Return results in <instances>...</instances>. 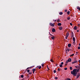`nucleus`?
<instances>
[{"label": "nucleus", "mask_w": 80, "mask_h": 80, "mask_svg": "<svg viewBox=\"0 0 80 80\" xmlns=\"http://www.w3.org/2000/svg\"><path fill=\"white\" fill-rule=\"evenodd\" d=\"M38 68H39V69H40L41 68H42V66L38 67Z\"/></svg>", "instance_id": "aec40b11"}, {"label": "nucleus", "mask_w": 80, "mask_h": 80, "mask_svg": "<svg viewBox=\"0 0 80 80\" xmlns=\"http://www.w3.org/2000/svg\"><path fill=\"white\" fill-rule=\"evenodd\" d=\"M60 67H63V65H62L61 64H60L59 65Z\"/></svg>", "instance_id": "4be33fe9"}, {"label": "nucleus", "mask_w": 80, "mask_h": 80, "mask_svg": "<svg viewBox=\"0 0 80 80\" xmlns=\"http://www.w3.org/2000/svg\"><path fill=\"white\" fill-rule=\"evenodd\" d=\"M59 29L60 30H62V29H63V28H62V27L60 26L59 28Z\"/></svg>", "instance_id": "20e7f679"}, {"label": "nucleus", "mask_w": 80, "mask_h": 80, "mask_svg": "<svg viewBox=\"0 0 80 80\" xmlns=\"http://www.w3.org/2000/svg\"><path fill=\"white\" fill-rule=\"evenodd\" d=\"M79 63H80V60H79Z\"/></svg>", "instance_id": "6e6d98bb"}, {"label": "nucleus", "mask_w": 80, "mask_h": 80, "mask_svg": "<svg viewBox=\"0 0 80 80\" xmlns=\"http://www.w3.org/2000/svg\"><path fill=\"white\" fill-rule=\"evenodd\" d=\"M43 65H44V64H41V66H42V67H43Z\"/></svg>", "instance_id": "c9c22d12"}, {"label": "nucleus", "mask_w": 80, "mask_h": 80, "mask_svg": "<svg viewBox=\"0 0 80 80\" xmlns=\"http://www.w3.org/2000/svg\"><path fill=\"white\" fill-rule=\"evenodd\" d=\"M57 22L58 23H59V22H60V19H58L57 20Z\"/></svg>", "instance_id": "9b49d317"}, {"label": "nucleus", "mask_w": 80, "mask_h": 80, "mask_svg": "<svg viewBox=\"0 0 80 80\" xmlns=\"http://www.w3.org/2000/svg\"><path fill=\"white\" fill-rule=\"evenodd\" d=\"M69 51H70V50L68 49V52H69Z\"/></svg>", "instance_id": "8fccbe9b"}, {"label": "nucleus", "mask_w": 80, "mask_h": 80, "mask_svg": "<svg viewBox=\"0 0 80 80\" xmlns=\"http://www.w3.org/2000/svg\"><path fill=\"white\" fill-rule=\"evenodd\" d=\"M79 66L80 67V64H79Z\"/></svg>", "instance_id": "603ef678"}, {"label": "nucleus", "mask_w": 80, "mask_h": 80, "mask_svg": "<svg viewBox=\"0 0 80 80\" xmlns=\"http://www.w3.org/2000/svg\"><path fill=\"white\" fill-rule=\"evenodd\" d=\"M72 64H73L75 63H74V62H72Z\"/></svg>", "instance_id": "de8ad7c7"}, {"label": "nucleus", "mask_w": 80, "mask_h": 80, "mask_svg": "<svg viewBox=\"0 0 80 80\" xmlns=\"http://www.w3.org/2000/svg\"><path fill=\"white\" fill-rule=\"evenodd\" d=\"M80 74L79 73H78L77 76L76 78H79V77H80Z\"/></svg>", "instance_id": "f03ea898"}, {"label": "nucleus", "mask_w": 80, "mask_h": 80, "mask_svg": "<svg viewBox=\"0 0 80 80\" xmlns=\"http://www.w3.org/2000/svg\"><path fill=\"white\" fill-rule=\"evenodd\" d=\"M74 63H77V61H75L74 62Z\"/></svg>", "instance_id": "72a5a7b5"}, {"label": "nucleus", "mask_w": 80, "mask_h": 80, "mask_svg": "<svg viewBox=\"0 0 80 80\" xmlns=\"http://www.w3.org/2000/svg\"><path fill=\"white\" fill-rule=\"evenodd\" d=\"M77 9H78V10H79V11H80V7L78 6L77 7Z\"/></svg>", "instance_id": "1a4fd4ad"}, {"label": "nucleus", "mask_w": 80, "mask_h": 80, "mask_svg": "<svg viewBox=\"0 0 80 80\" xmlns=\"http://www.w3.org/2000/svg\"><path fill=\"white\" fill-rule=\"evenodd\" d=\"M68 47H71V44L69 43L68 45Z\"/></svg>", "instance_id": "ddd939ff"}, {"label": "nucleus", "mask_w": 80, "mask_h": 80, "mask_svg": "<svg viewBox=\"0 0 80 80\" xmlns=\"http://www.w3.org/2000/svg\"><path fill=\"white\" fill-rule=\"evenodd\" d=\"M52 31L53 33L55 32V29L54 28H53L52 30Z\"/></svg>", "instance_id": "39448f33"}, {"label": "nucleus", "mask_w": 80, "mask_h": 80, "mask_svg": "<svg viewBox=\"0 0 80 80\" xmlns=\"http://www.w3.org/2000/svg\"><path fill=\"white\" fill-rule=\"evenodd\" d=\"M66 80H71V79L69 78H67Z\"/></svg>", "instance_id": "5701e85b"}, {"label": "nucleus", "mask_w": 80, "mask_h": 80, "mask_svg": "<svg viewBox=\"0 0 80 80\" xmlns=\"http://www.w3.org/2000/svg\"><path fill=\"white\" fill-rule=\"evenodd\" d=\"M68 60L69 62H72V59H71V58H69Z\"/></svg>", "instance_id": "0eeeda50"}, {"label": "nucleus", "mask_w": 80, "mask_h": 80, "mask_svg": "<svg viewBox=\"0 0 80 80\" xmlns=\"http://www.w3.org/2000/svg\"><path fill=\"white\" fill-rule=\"evenodd\" d=\"M51 38L52 39V40H53L55 38V37L53 36V37H51Z\"/></svg>", "instance_id": "4468645a"}, {"label": "nucleus", "mask_w": 80, "mask_h": 80, "mask_svg": "<svg viewBox=\"0 0 80 80\" xmlns=\"http://www.w3.org/2000/svg\"><path fill=\"white\" fill-rule=\"evenodd\" d=\"M79 32V30H77V32Z\"/></svg>", "instance_id": "49530a36"}, {"label": "nucleus", "mask_w": 80, "mask_h": 80, "mask_svg": "<svg viewBox=\"0 0 80 80\" xmlns=\"http://www.w3.org/2000/svg\"><path fill=\"white\" fill-rule=\"evenodd\" d=\"M55 22H57V20H55Z\"/></svg>", "instance_id": "3c124183"}, {"label": "nucleus", "mask_w": 80, "mask_h": 80, "mask_svg": "<svg viewBox=\"0 0 80 80\" xmlns=\"http://www.w3.org/2000/svg\"><path fill=\"white\" fill-rule=\"evenodd\" d=\"M67 13L68 15H69L70 14V11L68 12Z\"/></svg>", "instance_id": "b1692460"}, {"label": "nucleus", "mask_w": 80, "mask_h": 80, "mask_svg": "<svg viewBox=\"0 0 80 80\" xmlns=\"http://www.w3.org/2000/svg\"><path fill=\"white\" fill-rule=\"evenodd\" d=\"M68 38V36H66V37H65V39H67Z\"/></svg>", "instance_id": "2f4dec72"}, {"label": "nucleus", "mask_w": 80, "mask_h": 80, "mask_svg": "<svg viewBox=\"0 0 80 80\" xmlns=\"http://www.w3.org/2000/svg\"><path fill=\"white\" fill-rule=\"evenodd\" d=\"M74 36V34H73V33L72 32V37H73Z\"/></svg>", "instance_id": "2eb2a0df"}, {"label": "nucleus", "mask_w": 80, "mask_h": 80, "mask_svg": "<svg viewBox=\"0 0 80 80\" xmlns=\"http://www.w3.org/2000/svg\"><path fill=\"white\" fill-rule=\"evenodd\" d=\"M63 64V62H62L61 63V64L62 65Z\"/></svg>", "instance_id": "4c0bfd02"}, {"label": "nucleus", "mask_w": 80, "mask_h": 80, "mask_svg": "<svg viewBox=\"0 0 80 80\" xmlns=\"http://www.w3.org/2000/svg\"><path fill=\"white\" fill-rule=\"evenodd\" d=\"M56 66H57V64H56Z\"/></svg>", "instance_id": "864d4df0"}, {"label": "nucleus", "mask_w": 80, "mask_h": 80, "mask_svg": "<svg viewBox=\"0 0 80 80\" xmlns=\"http://www.w3.org/2000/svg\"><path fill=\"white\" fill-rule=\"evenodd\" d=\"M53 72L54 73H56V72H57V71H56V70H54L53 71Z\"/></svg>", "instance_id": "cd10ccee"}, {"label": "nucleus", "mask_w": 80, "mask_h": 80, "mask_svg": "<svg viewBox=\"0 0 80 80\" xmlns=\"http://www.w3.org/2000/svg\"><path fill=\"white\" fill-rule=\"evenodd\" d=\"M70 25L71 26H72L73 25V24H72V23H70Z\"/></svg>", "instance_id": "c756f323"}, {"label": "nucleus", "mask_w": 80, "mask_h": 80, "mask_svg": "<svg viewBox=\"0 0 80 80\" xmlns=\"http://www.w3.org/2000/svg\"><path fill=\"white\" fill-rule=\"evenodd\" d=\"M68 64L67 63H66V64H65L66 65H67Z\"/></svg>", "instance_id": "a18cd8bd"}, {"label": "nucleus", "mask_w": 80, "mask_h": 80, "mask_svg": "<svg viewBox=\"0 0 80 80\" xmlns=\"http://www.w3.org/2000/svg\"><path fill=\"white\" fill-rule=\"evenodd\" d=\"M49 35H51V36H53V35L51 34L50 33V32H49Z\"/></svg>", "instance_id": "ea45409f"}, {"label": "nucleus", "mask_w": 80, "mask_h": 80, "mask_svg": "<svg viewBox=\"0 0 80 80\" xmlns=\"http://www.w3.org/2000/svg\"><path fill=\"white\" fill-rule=\"evenodd\" d=\"M67 20H70V17H68L67 18Z\"/></svg>", "instance_id": "f3484780"}, {"label": "nucleus", "mask_w": 80, "mask_h": 80, "mask_svg": "<svg viewBox=\"0 0 80 80\" xmlns=\"http://www.w3.org/2000/svg\"><path fill=\"white\" fill-rule=\"evenodd\" d=\"M70 69L71 70H73V68H72V67H70Z\"/></svg>", "instance_id": "dca6fc26"}, {"label": "nucleus", "mask_w": 80, "mask_h": 80, "mask_svg": "<svg viewBox=\"0 0 80 80\" xmlns=\"http://www.w3.org/2000/svg\"><path fill=\"white\" fill-rule=\"evenodd\" d=\"M55 79L56 80H57V79H58V77H55Z\"/></svg>", "instance_id": "c85d7f7f"}, {"label": "nucleus", "mask_w": 80, "mask_h": 80, "mask_svg": "<svg viewBox=\"0 0 80 80\" xmlns=\"http://www.w3.org/2000/svg\"><path fill=\"white\" fill-rule=\"evenodd\" d=\"M21 78H23V75H21Z\"/></svg>", "instance_id": "473e14b6"}, {"label": "nucleus", "mask_w": 80, "mask_h": 80, "mask_svg": "<svg viewBox=\"0 0 80 80\" xmlns=\"http://www.w3.org/2000/svg\"><path fill=\"white\" fill-rule=\"evenodd\" d=\"M32 74V72H29V73H28V74Z\"/></svg>", "instance_id": "79ce46f5"}, {"label": "nucleus", "mask_w": 80, "mask_h": 80, "mask_svg": "<svg viewBox=\"0 0 80 80\" xmlns=\"http://www.w3.org/2000/svg\"><path fill=\"white\" fill-rule=\"evenodd\" d=\"M75 60H76V59H75Z\"/></svg>", "instance_id": "13d9d810"}, {"label": "nucleus", "mask_w": 80, "mask_h": 80, "mask_svg": "<svg viewBox=\"0 0 80 80\" xmlns=\"http://www.w3.org/2000/svg\"><path fill=\"white\" fill-rule=\"evenodd\" d=\"M47 68H48V70H50V69H49V68H48V66H47Z\"/></svg>", "instance_id": "c03bdc74"}, {"label": "nucleus", "mask_w": 80, "mask_h": 80, "mask_svg": "<svg viewBox=\"0 0 80 80\" xmlns=\"http://www.w3.org/2000/svg\"><path fill=\"white\" fill-rule=\"evenodd\" d=\"M73 41H74V42H75V37H73Z\"/></svg>", "instance_id": "a211bd4d"}, {"label": "nucleus", "mask_w": 80, "mask_h": 80, "mask_svg": "<svg viewBox=\"0 0 80 80\" xmlns=\"http://www.w3.org/2000/svg\"><path fill=\"white\" fill-rule=\"evenodd\" d=\"M77 69H74L72 71H71V74L72 75H73L74 76L76 77L77 75V73L79 72V70H80V66H78V67Z\"/></svg>", "instance_id": "f257e3e1"}, {"label": "nucleus", "mask_w": 80, "mask_h": 80, "mask_svg": "<svg viewBox=\"0 0 80 80\" xmlns=\"http://www.w3.org/2000/svg\"><path fill=\"white\" fill-rule=\"evenodd\" d=\"M76 53H77H77H78V52H76Z\"/></svg>", "instance_id": "09e8293b"}, {"label": "nucleus", "mask_w": 80, "mask_h": 80, "mask_svg": "<svg viewBox=\"0 0 80 80\" xmlns=\"http://www.w3.org/2000/svg\"><path fill=\"white\" fill-rule=\"evenodd\" d=\"M58 26H61V25H62V23H58Z\"/></svg>", "instance_id": "9d476101"}, {"label": "nucleus", "mask_w": 80, "mask_h": 80, "mask_svg": "<svg viewBox=\"0 0 80 80\" xmlns=\"http://www.w3.org/2000/svg\"><path fill=\"white\" fill-rule=\"evenodd\" d=\"M35 70H36L35 69H32V71H33V73L34 74L35 73Z\"/></svg>", "instance_id": "423d86ee"}, {"label": "nucleus", "mask_w": 80, "mask_h": 80, "mask_svg": "<svg viewBox=\"0 0 80 80\" xmlns=\"http://www.w3.org/2000/svg\"><path fill=\"white\" fill-rule=\"evenodd\" d=\"M65 12H67V10H65Z\"/></svg>", "instance_id": "37998d69"}, {"label": "nucleus", "mask_w": 80, "mask_h": 80, "mask_svg": "<svg viewBox=\"0 0 80 80\" xmlns=\"http://www.w3.org/2000/svg\"><path fill=\"white\" fill-rule=\"evenodd\" d=\"M64 70H67V68H64Z\"/></svg>", "instance_id": "58836bf2"}, {"label": "nucleus", "mask_w": 80, "mask_h": 80, "mask_svg": "<svg viewBox=\"0 0 80 80\" xmlns=\"http://www.w3.org/2000/svg\"><path fill=\"white\" fill-rule=\"evenodd\" d=\"M68 35H69V33L68 32H67L66 36H67V37H68Z\"/></svg>", "instance_id": "f8f14e48"}, {"label": "nucleus", "mask_w": 80, "mask_h": 80, "mask_svg": "<svg viewBox=\"0 0 80 80\" xmlns=\"http://www.w3.org/2000/svg\"><path fill=\"white\" fill-rule=\"evenodd\" d=\"M78 25H80V24H78Z\"/></svg>", "instance_id": "4d7b16f0"}, {"label": "nucleus", "mask_w": 80, "mask_h": 80, "mask_svg": "<svg viewBox=\"0 0 80 80\" xmlns=\"http://www.w3.org/2000/svg\"><path fill=\"white\" fill-rule=\"evenodd\" d=\"M78 50H80V47L79 46L78 47Z\"/></svg>", "instance_id": "7c9ffc66"}, {"label": "nucleus", "mask_w": 80, "mask_h": 80, "mask_svg": "<svg viewBox=\"0 0 80 80\" xmlns=\"http://www.w3.org/2000/svg\"><path fill=\"white\" fill-rule=\"evenodd\" d=\"M79 46H80V44H79Z\"/></svg>", "instance_id": "5fc2aeb1"}, {"label": "nucleus", "mask_w": 80, "mask_h": 80, "mask_svg": "<svg viewBox=\"0 0 80 80\" xmlns=\"http://www.w3.org/2000/svg\"><path fill=\"white\" fill-rule=\"evenodd\" d=\"M27 71L28 73H29V72H30V70H27Z\"/></svg>", "instance_id": "bb28decb"}, {"label": "nucleus", "mask_w": 80, "mask_h": 80, "mask_svg": "<svg viewBox=\"0 0 80 80\" xmlns=\"http://www.w3.org/2000/svg\"><path fill=\"white\" fill-rule=\"evenodd\" d=\"M49 25H50V26H51L52 27H54L55 26V25H54V24H52V23H49Z\"/></svg>", "instance_id": "7ed1b4c3"}, {"label": "nucleus", "mask_w": 80, "mask_h": 80, "mask_svg": "<svg viewBox=\"0 0 80 80\" xmlns=\"http://www.w3.org/2000/svg\"><path fill=\"white\" fill-rule=\"evenodd\" d=\"M78 67V66H75V67L76 68H77Z\"/></svg>", "instance_id": "a19ab883"}, {"label": "nucleus", "mask_w": 80, "mask_h": 80, "mask_svg": "<svg viewBox=\"0 0 80 80\" xmlns=\"http://www.w3.org/2000/svg\"><path fill=\"white\" fill-rule=\"evenodd\" d=\"M74 55V54H72V55H70V57H72Z\"/></svg>", "instance_id": "393cba45"}, {"label": "nucleus", "mask_w": 80, "mask_h": 80, "mask_svg": "<svg viewBox=\"0 0 80 80\" xmlns=\"http://www.w3.org/2000/svg\"><path fill=\"white\" fill-rule=\"evenodd\" d=\"M30 67L28 68H27L26 70H28V69H30Z\"/></svg>", "instance_id": "e433bc0d"}, {"label": "nucleus", "mask_w": 80, "mask_h": 80, "mask_svg": "<svg viewBox=\"0 0 80 80\" xmlns=\"http://www.w3.org/2000/svg\"><path fill=\"white\" fill-rule=\"evenodd\" d=\"M73 29H74V30H77V27L76 26H75L74 27Z\"/></svg>", "instance_id": "6e6552de"}, {"label": "nucleus", "mask_w": 80, "mask_h": 80, "mask_svg": "<svg viewBox=\"0 0 80 80\" xmlns=\"http://www.w3.org/2000/svg\"><path fill=\"white\" fill-rule=\"evenodd\" d=\"M50 61H51L52 62H54V61H53V59H51Z\"/></svg>", "instance_id": "412c9836"}, {"label": "nucleus", "mask_w": 80, "mask_h": 80, "mask_svg": "<svg viewBox=\"0 0 80 80\" xmlns=\"http://www.w3.org/2000/svg\"><path fill=\"white\" fill-rule=\"evenodd\" d=\"M58 71H60V68H58Z\"/></svg>", "instance_id": "f704fd0d"}, {"label": "nucleus", "mask_w": 80, "mask_h": 80, "mask_svg": "<svg viewBox=\"0 0 80 80\" xmlns=\"http://www.w3.org/2000/svg\"><path fill=\"white\" fill-rule=\"evenodd\" d=\"M59 15H62L63 14V12H61L59 13Z\"/></svg>", "instance_id": "6ab92c4d"}, {"label": "nucleus", "mask_w": 80, "mask_h": 80, "mask_svg": "<svg viewBox=\"0 0 80 80\" xmlns=\"http://www.w3.org/2000/svg\"><path fill=\"white\" fill-rule=\"evenodd\" d=\"M68 62H69V61H68V60L67 61H66V63H68Z\"/></svg>", "instance_id": "a878e982"}, {"label": "nucleus", "mask_w": 80, "mask_h": 80, "mask_svg": "<svg viewBox=\"0 0 80 80\" xmlns=\"http://www.w3.org/2000/svg\"><path fill=\"white\" fill-rule=\"evenodd\" d=\"M80 74V73H79Z\"/></svg>", "instance_id": "bf43d9fd"}]
</instances>
